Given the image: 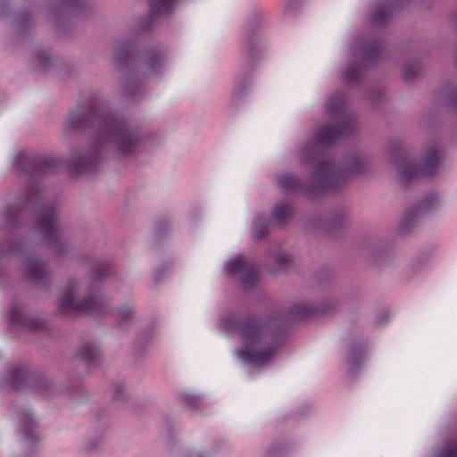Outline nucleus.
<instances>
[{
	"label": "nucleus",
	"instance_id": "1",
	"mask_svg": "<svg viewBox=\"0 0 457 457\" xmlns=\"http://www.w3.org/2000/svg\"><path fill=\"white\" fill-rule=\"evenodd\" d=\"M242 339L237 356L244 361L259 366L270 361L277 352V337L273 323L251 320L243 323L232 322Z\"/></svg>",
	"mask_w": 457,
	"mask_h": 457
},
{
	"label": "nucleus",
	"instance_id": "2",
	"mask_svg": "<svg viewBox=\"0 0 457 457\" xmlns=\"http://www.w3.org/2000/svg\"><path fill=\"white\" fill-rule=\"evenodd\" d=\"M327 111L331 116L338 119L337 127L324 128L317 132L314 145L305 149L302 154L303 161L309 162L315 159V148L320 145H327L334 139L347 133L350 124L343 110V103L339 99L330 98L327 104Z\"/></svg>",
	"mask_w": 457,
	"mask_h": 457
},
{
	"label": "nucleus",
	"instance_id": "3",
	"mask_svg": "<svg viewBox=\"0 0 457 457\" xmlns=\"http://www.w3.org/2000/svg\"><path fill=\"white\" fill-rule=\"evenodd\" d=\"M82 285L74 279L67 282L62 295L59 300L60 311L65 314L81 312L100 311L102 300L90 292L87 296L79 299Z\"/></svg>",
	"mask_w": 457,
	"mask_h": 457
},
{
	"label": "nucleus",
	"instance_id": "4",
	"mask_svg": "<svg viewBox=\"0 0 457 457\" xmlns=\"http://www.w3.org/2000/svg\"><path fill=\"white\" fill-rule=\"evenodd\" d=\"M439 161V151L429 149L420 160L401 159L396 162L395 165L401 179L404 182H408L420 176L431 175L438 165Z\"/></svg>",
	"mask_w": 457,
	"mask_h": 457
},
{
	"label": "nucleus",
	"instance_id": "5",
	"mask_svg": "<svg viewBox=\"0 0 457 457\" xmlns=\"http://www.w3.org/2000/svg\"><path fill=\"white\" fill-rule=\"evenodd\" d=\"M101 134L103 140L112 142L122 154L131 153L136 147V137L114 118L104 121Z\"/></svg>",
	"mask_w": 457,
	"mask_h": 457
},
{
	"label": "nucleus",
	"instance_id": "6",
	"mask_svg": "<svg viewBox=\"0 0 457 457\" xmlns=\"http://www.w3.org/2000/svg\"><path fill=\"white\" fill-rule=\"evenodd\" d=\"M225 269L229 275L245 286L257 280V270L253 263L245 261L242 255L228 260Z\"/></svg>",
	"mask_w": 457,
	"mask_h": 457
},
{
	"label": "nucleus",
	"instance_id": "7",
	"mask_svg": "<svg viewBox=\"0 0 457 457\" xmlns=\"http://www.w3.org/2000/svg\"><path fill=\"white\" fill-rule=\"evenodd\" d=\"M37 229L49 241L57 239L58 230L55 214L52 210H46L42 213L37 225Z\"/></svg>",
	"mask_w": 457,
	"mask_h": 457
},
{
	"label": "nucleus",
	"instance_id": "8",
	"mask_svg": "<svg viewBox=\"0 0 457 457\" xmlns=\"http://www.w3.org/2000/svg\"><path fill=\"white\" fill-rule=\"evenodd\" d=\"M340 176L336 165L333 162H328L320 163L316 173L315 178L320 181L325 187H337L336 179Z\"/></svg>",
	"mask_w": 457,
	"mask_h": 457
},
{
	"label": "nucleus",
	"instance_id": "9",
	"mask_svg": "<svg viewBox=\"0 0 457 457\" xmlns=\"http://www.w3.org/2000/svg\"><path fill=\"white\" fill-rule=\"evenodd\" d=\"M98 353L99 350L94 344L86 343L80 347L79 354L84 361H90L98 355Z\"/></svg>",
	"mask_w": 457,
	"mask_h": 457
},
{
	"label": "nucleus",
	"instance_id": "10",
	"mask_svg": "<svg viewBox=\"0 0 457 457\" xmlns=\"http://www.w3.org/2000/svg\"><path fill=\"white\" fill-rule=\"evenodd\" d=\"M29 275L32 278L39 280L47 275V269L42 262H35L29 266Z\"/></svg>",
	"mask_w": 457,
	"mask_h": 457
},
{
	"label": "nucleus",
	"instance_id": "11",
	"mask_svg": "<svg viewBox=\"0 0 457 457\" xmlns=\"http://www.w3.org/2000/svg\"><path fill=\"white\" fill-rule=\"evenodd\" d=\"M278 182L282 188L295 189L299 186V181L291 173L281 174L278 178Z\"/></svg>",
	"mask_w": 457,
	"mask_h": 457
},
{
	"label": "nucleus",
	"instance_id": "12",
	"mask_svg": "<svg viewBox=\"0 0 457 457\" xmlns=\"http://www.w3.org/2000/svg\"><path fill=\"white\" fill-rule=\"evenodd\" d=\"M389 8L385 5L378 6L372 15V22L376 25H380L386 21L389 17Z\"/></svg>",
	"mask_w": 457,
	"mask_h": 457
},
{
	"label": "nucleus",
	"instance_id": "13",
	"mask_svg": "<svg viewBox=\"0 0 457 457\" xmlns=\"http://www.w3.org/2000/svg\"><path fill=\"white\" fill-rule=\"evenodd\" d=\"M361 73L359 66L351 65L345 72V79L348 82H353L358 79Z\"/></svg>",
	"mask_w": 457,
	"mask_h": 457
},
{
	"label": "nucleus",
	"instance_id": "14",
	"mask_svg": "<svg viewBox=\"0 0 457 457\" xmlns=\"http://www.w3.org/2000/svg\"><path fill=\"white\" fill-rule=\"evenodd\" d=\"M33 420L30 415H25L21 421V429L24 433L26 440H29V432L32 430L33 428Z\"/></svg>",
	"mask_w": 457,
	"mask_h": 457
},
{
	"label": "nucleus",
	"instance_id": "15",
	"mask_svg": "<svg viewBox=\"0 0 457 457\" xmlns=\"http://www.w3.org/2000/svg\"><path fill=\"white\" fill-rule=\"evenodd\" d=\"M174 1L175 0H154L153 3V9L155 12L168 11Z\"/></svg>",
	"mask_w": 457,
	"mask_h": 457
},
{
	"label": "nucleus",
	"instance_id": "16",
	"mask_svg": "<svg viewBox=\"0 0 457 457\" xmlns=\"http://www.w3.org/2000/svg\"><path fill=\"white\" fill-rule=\"evenodd\" d=\"M289 213V207L286 204H280L275 207L274 216L278 220H283L287 218Z\"/></svg>",
	"mask_w": 457,
	"mask_h": 457
},
{
	"label": "nucleus",
	"instance_id": "17",
	"mask_svg": "<svg viewBox=\"0 0 457 457\" xmlns=\"http://www.w3.org/2000/svg\"><path fill=\"white\" fill-rule=\"evenodd\" d=\"M267 233V225L266 224H259L256 223L254 226V237L257 238H262Z\"/></svg>",
	"mask_w": 457,
	"mask_h": 457
},
{
	"label": "nucleus",
	"instance_id": "18",
	"mask_svg": "<svg viewBox=\"0 0 457 457\" xmlns=\"http://www.w3.org/2000/svg\"><path fill=\"white\" fill-rule=\"evenodd\" d=\"M131 313L132 308L130 306H124L118 311L117 316L120 317L121 320H126L130 316Z\"/></svg>",
	"mask_w": 457,
	"mask_h": 457
},
{
	"label": "nucleus",
	"instance_id": "19",
	"mask_svg": "<svg viewBox=\"0 0 457 457\" xmlns=\"http://www.w3.org/2000/svg\"><path fill=\"white\" fill-rule=\"evenodd\" d=\"M445 457H457V445L455 444L447 446Z\"/></svg>",
	"mask_w": 457,
	"mask_h": 457
},
{
	"label": "nucleus",
	"instance_id": "20",
	"mask_svg": "<svg viewBox=\"0 0 457 457\" xmlns=\"http://www.w3.org/2000/svg\"><path fill=\"white\" fill-rule=\"evenodd\" d=\"M68 125L71 127V128H77L79 126V120L77 119V117L75 115H71L69 118H68Z\"/></svg>",
	"mask_w": 457,
	"mask_h": 457
},
{
	"label": "nucleus",
	"instance_id": "21",
	"mask_svg": "<svg viewBox=\"0 0 457 457\" xmlns=\"http://www.w3.org/2000/svg\"><path fill=\"white\" fill-rule=\"evenodd\" d=\"M160 63V60L159 58H154L153 59L150 63H149V69L153 71H155V64H159Z\"/></svg>",
	"mask_w": 457,
	"mask_h": 457
},
{
	"label": "nucleus",
	"instance_id": "22",
	"mask_svg": "<svg viewBox=\"0 0 457 457\" xmlns=\"http://www.w3.org/2000/svg\"><path fill=\"white\" fill-rule=\"evenodd\" d=\"M17 312H18V311H17V310H15V311L12 313V315H11V320H12V321L13 323H16V324L20 323V320H19V318L17 317Z\"/></svg>",
	"mask_w": 457,
	"mask_h": 457
},
{
	"label": "nucleus",
	"instance_id": "23",
	"mask_svg": "<svg viewBox=\"0 0 457 457\" xmlns=\"http://www.w3.org/2000/svg\"><path fill=\"white\" fill-rule=\"evenodd\" d=\"M187 457H203V456L197 452H191L187 454Z\"/></svg>",
	"mask_w": 457,
	"mask_h": 457
},
{
	"label": "nucleus",
	"instance_id": "24",
	"mask_svg": "<svg viewBox=\"0 0 457 457\" xmlns=\"http://www.w3.org/2000/svg\"><path fill=\"white\" fill-rule=\"evenodd\" d=\"M6 217L14 225V221H15L14 217L10 214H6Z\"/></svg>",
	"mask_w": 457,
	"mask_h": 457
},
{
	"label": "nucleus",
	"instance_id": "25",
	"mask_svg": "<svg viewBox=\"0 0 457 457\" xmlns=\"http://www.w3.org/2000/svg\"><path fill=\"white\" fill-rule=\"evenodd\" d=\"M105 275H107V267H106V265H103L102 276L104 277Z\"/></svg>",
	"mask_w": 457,
	"mask_h": 457
},
{
	"label": "nucleus",
	"instance_id": "26",
	"mask_svg": "<svg viewBox=\"0 0 457 457\" xmlns=\"http://www.w3.org/2000/svg\"><path fill=\"white\" fill-rule=\"evenodd\" d=\"M237 91H235L233 94H232V99L234 100L237 96Z\"/></svg>",
	"mask_w": 457,
	"mask_h": 457
},
{
	"label": "nucleus",
	"instance_id": "27",
	"mask_svg": "<svg viewBox=\"0 0 457 457\" xmlns=\"http://www.w3.org/2000/svg\"><path fill=\"white\" fill-rule=\"evenodd\" d=\"M280 262L284 263V262H287V260H286V258L283 257V258L280 259Z\"/></svg>",
	"mask_w": 457,
	"mask_h": 457
},
{
	"label": "nucleus",
	"instance_id": "28",
	"mask_svg": "<svg viewBox=\"0 0 457 457\" xmlns=\"http://www.w3.org/2000/svg\"><path fill=\"white\" fill-rule=\"evenodd\" d=\"M368 58H369V55H368V53H366L365 59H368Z\"/></svg>",
	"mask_w": 457,
	"mask_h": 457
}]
</instances>
